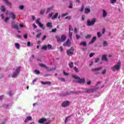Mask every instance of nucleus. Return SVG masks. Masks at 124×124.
Segmentation results:
<instances>
[{
    "label": "nucleus",
    "instance_id": "obj_1",
    "mask_svg": "<svg viewBox=\"0 0 124 124\" xmlns=\"http://www.w3.org/2000/svg\"><path fill=\"white\" fill-rule=\"evenodd\" d=\"M120 67H121V62H118V64L114 65L113 67L111 68V69L113 71H116V70L118 71L120 70Z\"/></svg>",
    "mask_w": 124,
    "mask_h": 124
},
{
    "label": "nucleus",
    "instance_id": "obj_2",
    "mask_svg": "<svg viewBox=\"0 0 124 124\" xmlns=\"http://www.w3.org/2000/svg\"><path fill=\"white\" fill-rule=\"evenodd\" d=\"M20 71H21V67H18L16 69L15 72L12 75L13 78L15 77H17L18 76L19 73H20Z\"/></svg>",
    "mask_w": 124,
    "mask_h": 124
},
{
    "label": "nucleus",
    "instance_id": "obj_3",
    "mask_svg": "<svg viewBox=\"0 0 124 124\" xmlns=\"http://www.w3.org/2000/svg\"><path fill=\"white\" fill-rule=\"evenodd\" d=\"M74 53V49L72 47L66 51V54L67 56H69V57L73 56Z\"/></svg>",
    "mask_w": 124,
    "mask_h": 124
},
{
    "label": "nucleus",
    "instance_id": "obj_4",
    "mask_svg": "<svg viewBox=\"0 0 124 124\" xmlns=\"http://www.w3.org/2000/svg\"><path fill=\"white\" fill-rule=\"evenodd\" d=\"M96 22V19L95 18H93L91 21L90 19L87 20V26H93L95 23Z\"/></svg>",
    "mask_w": 124,
    "mask_h": 124
},
{
    "label": "nucleus",
    "instance_id": "obj_5",
    "mask_svg": "<svg viewBox=\"0 0 124 124\" xmlns=\"http://www.w3.org/2000/svg\"><path fill=\"white\" fill-rule=\"evenodd\" d=\"M36 24L38 25L40 28H41V29H43V30H45V27H44V25L40 22V18L37 19L36 20Z\"/></svg>",
    "mask_w": 124,
    "mask_h": 124
},
{
    "label": "nucleus",
    "instance_id": "obj_6",
    "mask_svg": "<svg viewBox=\"0 0 124 124\" xmlns=\"http://www.w3.org/2000/svg\"><path fill=\"white\" fill-rule=\"evenodd\" d=\"M71 45V43H70V40H69V39H68L67 41L63 44L64 46H67L68 47H69Z\"/></svg>",
    "mask_w": 124,
    "mask_h": 124
},
{
    "label": "nucleus",
    "instance_id": "obj_7",
    "mask_svg": "<svg viewBox=\"0 0 124 124\" xmlns=\"http://www.w3.org/2000/svg\"><path fill=\"white\" fill-rule=\"evenodd\" d=\"M70 103L68 101H64L62 103L61 106L62 107H66L69 105Z\"/></svg>",
    "mask_w": 124,
    "mask_h": 124
},
{
    "label": "nucleus",
    "instance_id": "obj_8",
    "mask_svg": "<svg viewBox=\"0 0 124 124\" xmlns=\"http://www.w3.org/2000/svg\"><path fill=\"white\" fill-rule=\"evenodd\" d=\"M46 121H47V119L45 118H42L39 120L38 123L39 124H44V123H45V122H46Z\"/></svg>",
    "mask_w": 124,
    "mask_h": 124
},
{
    "label": "nucleus",
    "instance_id": "obj_9",
    "mask_svg": "<svg viewBox=\"0 0 124 124\" xmlns=\"http://www.w3.org/2000/svg\"><path fill=\"white\" fill-rule=\"evenodd\" d=\"M3 1H5V3H6L7 5L8 6H10V8H11V6L12 5V4H11V2L8 1V0H3Z\"/></svg>",
    "mask_w": 124,
    "mask_h": 124
},
{
    "label": "nucleus",
    "instance_id": "obj_10",
    "mask_svg": "<svg viewBox=\"0 0 124 124\" xmlns=\"http://www.w3.org/2000/svg\"><path fill=\"white\" fill-rule=\"evenodd\" d=\"M10 16H11V18L13 20H15L16 19V16H15V14L13 13H10L9 14Z\"/></svg>",
    "mask_w": 124,
    "mask_h": 124
},
{
    "label": "nucleus",
    "instance_id": "obj_11",
    "mask_svg": "<svg viewBox=\"0 0 124 124\" xmlns=\"http://www.w3.org/2000/svg\"><path fill=\"white\" fill-rule=\"evenodd\" d=\"M78 83H79V84H84L85 83V78L82 79H78Z\"/></svg>",
    "mask_w": 124,
    "mask_h": 124
},
{
    "label": "nucleus",
    "instance_id": "obj_12",
    "mask_svg": "<svg viewBox=\"0 0 124 124\" xmlns=\"http://www.w3.org/2000/svg\"><path fill=\"white\" fill-rule=\"evenodd\" d=\"M65 39H66V36L65 35H62L61 38V42H63V41H65Z\"/></svg>",
    "mask_w": 124,
    "mask_h": 124
},
{
    "label": "nucleus",
    "instance_id": "obj_13",
    "mask_svg": "<svg viewBox=\"0 0 124 124\" xmlns=\"http://www.w3.org/2000/svg\"><path fill=\"white\" fill-rule=\"evenodd\" d=\"M12 28V29H15L16 30H19V26L16 24H13Z\"/></svg>",
    "mask_w": 124,
    "mask_h": 124
},
{
    "label": "nucleus",
    "instance_id": "obj_14",
    "mask_svg": "<svg viewBox=\"0 0 124 124\" xmlns=\"http://www.w3.org/2000/svg\"><path fill=\"white\" fill-rule=\"evenodd\" d=\"M39 66H41V67H44L45 68H46V69H49V67L43 63H40L39 64Z\"/></svg>",
    "mask_w": 124,
    "mask_h": 124
},
{
    "label": "nucleus",
    "instance_id": "obj_15",
    "mask_svg": "<svg viewBox=\"0 0 124 124\" xmlns=\"http://www.w3.org/2000/svg\"><path fill=\"white\" fill-rule=\"evenodd\" d=\"M41 84H42V85H48L49 86L51 85V82L50 81H46V82L41 81Z\"/></svg>",
    "mask_w": 124,
    "mask_h": 124
},
{
    "label": "nucleus",
    "instance_id": "obj_16",
    "mask_svg": "<svg viewBox=\"0 0 124 124\" xmlns=\"http://www.w3.org/2000/svg\"><path fill=\"white\" fill-rule=\"evenodd\" d=\"M102 69V67H100L99 68H93L92 69V71H99Z\"/></svg>",
    "mask_w": 124,
    "mask_h": 124
},
{
    "label": "nucleus",
    "instance_id": "obj_17",
    "mask_svg": "<svg viewBox=\"0 0 124 124\" xmlns=\"http://www.w3.org/2000/svg\"><path fill=\"white\" fill-rule=\"evenodd\" d=\"M32 120V118L31 116H28L27 117L26 119L25 120V123H27V122H29V121H31Z\"/></svg>",
    "mask_w": 124,
    "mask_h": 124
},
{
    "label": "nucleus",
    "instance_id": "obj_18",
    "mask_svg": "<svg viewBox=\"0 0 124 124\" xmlns=\"http://www.w3.org/2000/svg\"><path fill=\"white\" fill-rule=\"evenodd\" d=\"M58 16H59V13H56L55 15L51 17L52 20H55V19H57L58 18Z\"/></svg>",
    "mask_w": 124,
    "mask_h": 124
},
{
    "label": "nucleus",
    "instance_id": "obj_19",
    "mask_svg": "<svg viewBox=\"0 0 124 124\" xmlns=\"http://www.w3.org/2000/svg\"><path fill=\"white\" fill-rule=\"evenodd\" d=\"M102 60H103V61H105L106 62H108V59H107V58L106 57V55H103L102 57Z\"/></svg>",
    "mask_w": 124,
    "mask_h": 124
},
{
    "label": "nucleus",
    "instance_id": "obj_20",
    "mask_svg": "<svg viewBox=\"0 0 124 124\" xmlns=\"http://www.w3.org/2000/svg\"><path fill=\"white\" fill-rule=\"evenodd\" d=\"M95 40H96V37L94 36L92 39V40L90 42V44H93V43H94V41H95Z\"/></svg>",
    "mask_w": 124,
    "mask_h": 124
},
{
    "label": "nucleus",
    "instance_id": "obj_21",
    "mask_svg": "<svg viewBox=\"0 0 124 124\" xmlns=\"http://www.w3.org/2000/svg\"><path fill=\"white\" fill-rule=\"evenodd\" d=\"M107 16V13L106 12V11L105 10H103V16L104 18H105Z\"/></svg>",
    "mask_w": 124,
    "mask_h": 124
},
{
    "label": "nucleus",
    "instance_id": "obj_22",
    "mask_svg": "<svg viewBox=\"0 0 124 124\" xmlns=\"http://www.w3.org/2000/svg\"><path fill=\"white\" fill-rule=\"evenodd\" d=\"M0 9L1 11H2V12H4L5 10H6L5 7L3 5L1 6Z\"/></svg>",
    "mask_w": 124,
    "mask_h": 124
},
{
    "label": "nucleus",
    "instance_id": "obj_23",
    "mask_svg": "<svg viewBox=\"0 0 124 124\" xmlns=\"http://www.w3.org/2000/svg\"><path fill=\"white\" fill-rule=\"evenodd\" d=\"M58 42H61V38L58 35L55 36Z\"/></svg>",
    "mask_w": 124,
    "mask_h": 124
},
{
    "label": "nucleus",
    "instance_id": "obj_24",
    "mask_svg": "<svg viewBox=\"0 0 124 124\" xmlns=\"http://www.w3.org/2000/svg\"><path fill=\"white\" fill-rule=\"evenodd\" d=\"M34 73H35V74H36L37 75H38L40 74V71H39V70H35L34 71Z\"/></svg>",
    "mask_w": 124,
    "mask_h": 124
},
{
    "label": "nucleus",
    "instance_id": "obj_25",
    "mask_svg": "<svg viewBox=\"0 0 124 124\" xmlns=\"http://www.w3.org/2000/svg\"><path fill=\"white\" fill-rule=\"evenodd\" d=\"M90 12H91V9L89 8H86L85 9V13L88 14V13H90Z\"/></svg>",
    "mask_w": 124,
    "mask_h": 124
},
{
    "label": "nucleus",
    "instance_id": "obj_26",
    "mask_svg": "<svg viewBox=\"0 0 124 124\" xmlns=\"http://www.w3.org/2000/svg\"><path fill=\"white\" fill-rule=\"evenodd\" d=\"M80 45H82V46L86 47L87 46V43L86 42H82L80 43Z\"/></svg>",
    "mask_w": 124,
    "mask_h": 124
},
{
    "label": "nucleus",
    "instance_id": "obj_27",
    "mask_svg": "<svg viewBox=\"0 0 124 124\" xmlns=\"http://www.w3.org/2000/svg\"><path fill=\"white\" fill-rule=\"evenodd\" d=\"M46 27H47V28H52V23L48 22L46 24Z\"/></svg>",
    "mask_w": 124,
    "mask_h": 124
},
{
    "label": "nucleus",
    "instance_id": "obj_28",
    "mask_svg": "<svg viewBox=\"0 0 124 124\" xmlns=\"http://www.w3.org/2000/svg\"><path fill=\"white\" fill-rule=\"evenodd\" d=\"M94 91V89H90L86 90V93H93Z\"/></svg>",
    "mask_w": 124,
    "mask_h": 124
},
{
    "label": "nucleus",
    "instance_id": "obj_29",
    "mask_svg": "<svg viewBox=\"0 0 124 124\" xmlns=\"http://www.w3.org/2000/svg\"><path fill=\"white\" fill-rule=\"evenodd\" d=\"M15 46L16 48V49H20V44H18V43H15Z\"/></svg>",
    "mask_w": 124,
    "mask_h": 124
},
{
    "label": "nucleus",
    "instance_id": "obj_30",
    "mask_svg": "<svg viewBox=\"0 0 124 124\" xmlns=\"http://www.w3.org/2000/svg\"><path fill=\"white\" fill-rule=\"evenodd\" d=\"M72 77H73V78H74L75 79H76L77 80H79V79H80V78L76 75H73Z\"/></svg>",
    "mask_w": 124,
    "mask_h": 124
},
{
    "label": "nucleus",
    "instance_id": "obj_31",
    "mask_svg": "<svg viewBox=\"0 0 124 124\" xmlns=\"http://www.w3.org/2000/svg\"><path fill=\"white\" fill-rule=\"evenodd\" d=\"M47 49H48V50H50L51 49V50L53 49L52 45H51L50 44L47 45Z\"/></svg>",
    "mask_w": 124,
    "mask_h": 124
},
{
    "label": "nucleus",
    "instance_id": "obj_32",
    "mask_svg": "<svg viewBox=\"0 0 124 124\" xmlns=\"http://www.w3.org/2000/svg\"><path fill=\"white\" fill-rule=\"evenodd\" d=\"M69 35L70 39H72V32L69 31Z\"/></svg>",
    "mask_w": 124,
    "mask_h": 124
},
{
    "label": "nucleus",
    "instance_id": "obj_33",
    "mask_svg": "<svg viewBox=\"0 0 124 124\" xmlns=\"http://www.w3.org/2000/svg\"><path fill=\"white\" fill-rule=\"evenodd\" d=\"M69 66L70 67V68H72V67H73V62H71V63H69Z\"/></svg>",
    "mask_w": 124,
    "mask_h": 124
},
{
    "label": "nucleus",
    "instance_id": "obj_34",
    "mask_svg": "<svg viewBox=\"0 0 124 124\" xmlns=\"http://www.w3.org/2000/svg\"><path fill=\"white\" fill-rule=\"evenodd\" d=\"M69 31H73V28L71 25L69 26Z\"/></svg>",
    "mask_w": 124,
    "mask_h": 124
},
{
    "label": "nucleus",
    "instance_id": "obj_35",
    "mask_svg": "<svg viewBox=\"0 0 124 124\" xmlns=\"http://www.w3.org/2000/svg\"><path fill=\"white\" fill-rule=\"evenodd\" d=\"M44 12H45V9H42L40 11V14H41L42 15L44 14Z\"/></svg>",
    "mask_w": 124,
    "mask_h": 124
},
{
    "label": "nucleus",
    "instance_id": "obj_36",
    "mask_svg": "<svg viewBox=\"0 0 124 124\" xmlns=\"http://www.w3.org/2000/svg\"><path fill=\"white\" fill-rule=\"evenodd\" d=\"M47 46H44L42 47V50H46L47 49Z\"/></svg>",
    "mask_w": 124,
    "mask_h": 124
},
{
    "label": "nucleus",
    "instance_id": "obj_37",
    "mask_svg": "<svg viewBox=\"0 0 124 124\" xmlns=\"http://www.w3.org/2000/svg\"><path fill=\"white\" fill-rule=\"evenodd\" d=\"M67 15H68V13H66L65 14H62V17H65V16H67Z\"/></svg>",
    "mask_w": 124,
    "mask_h": 124
},
{
    "label": "nucleus",
    "instance_id": "obj_38",
    "mask_svg": "<svg viewBox=\"0 0 124 124\" xmlns=\"http://www.w3.org/2000/svg\"><path fill=\"white\" fill-rule=\"evenodd\" d=\"M70 116H68L67 117H66L64 121V124H66L67 123V121L68 120V118H70Z\"/></svg>",
    "mask_w": 124,
    "mask_h": 124
},
{
    "label": "nucleus",
    "instance_id": "obj_39",
    "mask_svg": "<svg viewBox=\"0 0 124 124\" xmlns=\"http://www.w3.org/2000/svg\"><path fill=\"white\" fill-rule=\"evenodd\" d=\"M85 37H86V38H87V39H89V38H91V37H92V35L88 34V35H87Z\"/></svg>",
    "mask_w": 124,
    "mask_h": 124
},
{
    "label": "nucleus",
    "instance_id": "obj_40",
    "mask_svg": "<svg viewBox=\"0 0 124 124\" xmlns=\"http://www.w3.org/2000/svg\"><path fill=\"white\" fill-rule=\"evenodd\" d=\"M51 9H52V7L48 8H47V11H46V14H47V13H49V11H51Z\"/></svg>",
    "mask_w": 124,
    "mask_h": 124
},
{
    "label": "nucleus",
    "instance_id": "obj_41",
    "mask_svg": "<svg viewBox=\"0 0 124 124\" xmlns=\"http://www.w3.org/2000/svg\"><path fill=\"white\" fill-rule=\"evenodd\" d=\"M103 44H104V46H107V45H108L107 42H106L105 41H104Z\"/></svg>",
    "mask_w": 124,
    "mask_h": 124
},
{
    "label": "nucleus",
    "instance_id": "obj_42",
    "mask_svg": "<svg viewBox=\"0 0 124 124\" xmlns=\"http://www.w3.org/2000/svg\"><path fill=\"white\" fill-rule=\"evenodd\" d=\"M37 81V78H34L32 81L33 85H34V83Z\"/></svg>",
    "mask_w": 124,
    "mask_h": 124
},
{
    "label": "nucleus",
    "instance_id": "obj_43",
    "mask_svg": "<svg viewBox=\"0 0 124 124\" xmlns=\"http://www.w3.org/2000/svg\"><path fill=\"white\" fill-rule=\"evenodd\" d=\"M94 54V53H91L89 55L90 58H92V57H93Z\"/></svg>",
    "mask_w": 124,
    "mask_h": 124
},
{
    "label": "nucleus",
    "instance_id": "obj_44",
    "mask_svg": "<svg viewBox=\"0 0 124 124\" xmlns=\"http://www.w3.org/2000/svg\"><path fill=\"white\" fill-rule=\"evenodd\" d=\"M99 58H96L95 59V62L96 63V62H99Z\"/></svg>",
    "mask_w": 124,
    "mask_h": 124
},
{
    "label": "nucleus",
    "instance_id": "obj_45",
    "mask_svg": "<svg viewBox=\"0 0 124 124\" xmlns=\"http://www.w3.org/2000/svg\"><path fill=\"white\" fill-rule=\"evenodd\" d=\"M74 69H75V71L76 72H78V70H79V69H78L76 66H75Z\"/></svg>",
    "mask_w": 124,
    "mask_h": 124
},
{
    "label": "nucleus",
    "instance_id": "obj_46",
    "mask_svg": "<svg viewBox=\"0 0 124 124\" xmlns=\"http://www.w3.org/2000/svg\"><path fill=\"white\" fill-rule=\"evenodd\" d=\"M76 36L77 39H79V38L81 37V36H80V35L78 34H76Z\"/></svg>",
    "mask_w": 124,
    "mask_h": 124
},
{
    "label": "nucleus",
    "instance_id": "obj_47",
    "mask_svg": "<svg viewBox=\"0 0 124 124\" xmlns=\"http://www.w3.org/2000/svg\"><path fill=\"white\" fill-rule=\"evenodd\" d=\"M41 35V33H39L37 34V35H36L37 38H38L39 37H40Z\"/></svg>",
    "mask_w": 124,
    "mask_h": 124
},
{
    "label": "nucleus",
    "instance_id": "obj_48",
    "mask_svg": "<svg viewBox=\"0 0 124 124\" xmlns=\"http://www.w3.org/2000/svg\"><path fill=\"white\" fill-rule=\"evenodd\" d=\"M56 69V67H55L53 68H50L49 70H48V71H52L53 70H55Z\"/></svg>",
    "mask_w": 124,
    "mask_h": 124
},
{
    "label": "nucleus",
    "instance_id": "obj_49",
    "mask_svg": "<svg viewBox=\"0 0 124 124\" xmlns=\"http://www.w3.org/2000/svg\"><path fill=\"white\" fill-rule=\"evenodd\" d=\"M97 36L98 37H100V36H101V33L100 32H97Z\"/></svg>",
    "mask_w": 124,
    "mask_h": 124
},
{
    "label": "nucleus",
    "instance_id": "obj_50",
    "mask_svg": "<svg viewBox=\"0 0 124 124\" xmlns=\"http://www.w3.org/2000/svg\"><path fill=\"white\" fill-rule=\"evenodd\" d=\"M24 5H20L19 6V9L21 10H23V9H24Z\"/></svg>",
    "mask_w": 124,
    "mask_h": 124
},
{
    "label": "nucleus",
    "instance_id": "obj_51",
    "mask_svg": "<svg viewBox=\"0 0 124 124\" xmlns=\"http://www.w3.org/2000/svg\"><path fill=\"white\" fill-rule=\"evenodd\" d=\"M72 7H73V5L71 3H70L69 6V8H72Z\"/></svg>",
    "mask_w": 124,
    "mask_h": 124
},
{
    "label": "nucleus",
    "instance_id": "obj_52",
    "mask_svg": "<svg viewBox=\"0 0 124 124\" xmlns=\"http://www.w3.org/2000/svg\"><path fill=\"white\" fill-rule=\"evenodd\" d=\"M116 1V0H110L111 3H115Z\"/></svg>",
    "mask_w": 124,
    "mask_h": 124
},
{
    "label": "nucleus",
    "instance_id": "obj_53",
    "mask_svg": "<svg viewBox=\"0 0 124 124\" xmlns=\"http://www.w3.org/2000/svg\"><path fill=\"white\" fill-rule=\"evenodd\" d=\"M60 80H61V82H65V79H64L63 78H60Z\"/></svg>",
    "mask_w": 124,
    "mask_h": 124
},
{
    "label": "nucleus",
    "instance_id": "obj_54",
    "mask_svg": "<svg viewBox=\"0 0 124 124\" xmlns=\"http://www.w3.org/2000/svg\"><path fill=\"white\" fill-rule=\"evenodd\" d=\"M65 19H68V20H70L71 19V16H66Z\"/></svg>",
    "mask_w": 124,
    "mask_h": 124
},
{
    "label": "nucleus",
    "instance_id": "obj_55",
    "mask_svg": "<svg viewBox=\"0 0 124 124\" xmlns=\"http://www.w3.org/2000/svg\"><path fill=\"white\" fill-rule=\"evenodd\" d=\"M8 17H6L4 19V22H5V23H7V21H8Z\"/></svg>",
    "mask_w": 124,
    "mask_h": 124
},
{
    "label": "nucleus",
    "instance_id": "obj_56",
    "mask_svg": "<svg viewBox=\"0 0 124 124\" xmlns=\"http://www.w3.org/2000/svg\"><path fill=\"white\" fill-rule=\"evenodd\" d=\"M60 49L61 52H63V48H62V46H60Z\"/></svg>",
    "mask_w": 124,
    "mask_h": 124
},
{
    "label": "nucleus",
    "instance_id": "obj_57",
    "mask_svg": "<svg viewBox=\"0 0 124 124\" xmlns=\"http://www.w3.org/2000/svg\"><path fill=\"white\" fill-rule=\"evenodd\" d=\"M52 32H56V31H57V29L55 28L54 29H52Z\"/></svg>",
    "mask_w": 124,
    "mask_h": 124
},
{
    "label": "nucleus",
    "instance_id": "obj_58",
    "mask_svg": "<svg viewBox=\"0 0 124 124\" xmlns=\"http://www.w3.org/2000/svg\"><path fill=\"white\" fill-rule=\"evenodd\" d=\"M53 16V13H51L49 15L48 18H51V17H52Z\"/></svg>",
    "mask_w": 124,
    "mask_h": 124
},
{
    "label": "nucleus",
    "instance_id": "obj_59",
    "mask_svg": "<svg viewBox=\"0 0 124 124\" xmlns=\"http://www.w3.org/2000/svg\"><path fill=\"white\" fill-rule=\"evenodd\" d=\"M24 38L25 39H27L28 38V34H25L24 36Z\"/></svg>",
    "mask_w": 124,
    "mask_h": 124
},
{
    "label": "nucleus",
    "instance_id": "obj_60",
    "mask_svg": "<svg viewBox=\"0 0 124 124\" xmlns=\"http://www.w3.org/2000/svg\"><path fill=\"white\" fill-rule=\"evenodd\" d=\"M102 73L103 75L105 74L106 73V69H105L104 70H103Z\"/></svg>",
    "mask_w": 124,
    "mask_h": 124
},
{
    "label": "nucleus",
    "instance_id": "obj_61",
    "mask_svg": "<svg viewBox=\"0 0 124 124\" xmlns=\"http://www.w3.org/2000/svg\"><path fill=\"white\" fill-rule=\"evenodd\" d=\"M81 19H82V21H85V16H81Z\"/></svg>",
    "mask_w": 124,
    "mask_h": 124
},
{
    "label": "nucleus",
    "instance_id": "obj_62",
    "mask_svg": "<svg viewBox=\"0 0 124 124\" xmlns=\"http://www.w3.org/2000/svg\"><path fill=\"white\" fill-rule=\"evenodd\" d=\"M27 46H28L29 47H30V46H31V42H28L27 43Z\"/></svg>",
    "mask_w": 124,
    "mask_h": 124
},
{
    "label": "nucleus",
    "instance_id": "obj_63",
    "mask_svg": "<svg viewBox=\"0 0 124 124\" xmlns=\"http://www.w3.org/2000/svg\"><path fill=\"white\" fill-rule=\"evenodd\" d=\"M87 84L89 85H91V84H92V81H91V80H90L89 82H87Z\"/></svg>",
    "mask_w": 124,
    "mask_h": 124
},
{
    "label": "nucleus",
    "instance_id": "obj_64",
    "mask_svg": "<svg viewBox=\"0 0 124 124\" xmlns=\"http://www.w3.org/2000/svg\"><path fill=\"white\" fill-rule=\"evenodd\" d=\"M46 38V35L44 36V37L42 38V40H45Z\"/></svg>",
    "mask_w": 124,
    "mask_h": 124
}]
</instances>
